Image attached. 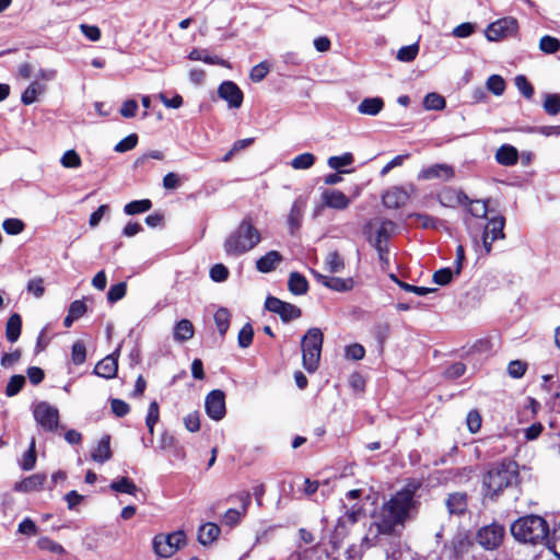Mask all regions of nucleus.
Returning <instances> with one entry per match:
<instances>
[{
  "mask_svg": "<svg viewBox=\"0 0 560 560\" xmlns=\"http://www.w3.org/2000/svg\"><path fill=\"white\" fill-rule=\"evenodd\" d=\"M419 487L418 481H410L388 501L384 502L370 530L375 527L377 534L390 535L395 533L396 527H404L411 512L417 508L415 495Z\"/></svg>",
  "mask_w": 560,
  "mask_h": 560,
  "instance_id": "nucleus-1",
  "label": "nucleus"
},
{
  "mask_svg": "<svg viewBox=\"0 0 560 560\" xmlns=\"http://www.w3.org/2000/svg\"><path fill=\"white\" fill-rule=\"evenodd\" d=\"M260 242V232L252 220L246 218L229 234L223 243V248L228 256L240 257L254 249Z\"/></svg>",
  "mask_w": 560,
  "mask_h": 560,
  "instance_id": "nucleus-2",
  "label": "nucleus"
},
{
  "mask_svg": "<svg viewBox=\"0 0 560 560\" xmlns=\"http://www.w3.org/2000/svg\"><path fill=\"white\" fill-rule=\"evenodd\" d=\"M517 472L514 463H500L492 466L483 477L486 495L494 499L510 487L516 479Z\"/></svg>",
  "mask_w": 560,
  "mask_h": 560,
  "instance_id": "nucleus-3",
  "label": "nucleus"
},
{
  "mask_svg": "<svg viewBox=\"0 0 560 560\" xmlns=\"http://www.w3.org/2000/svg\"><path fill=\"white\" fill-rule=\"evenodd\" d=\"M548 530L547 522L538 515L521 517L511 525L513 537L523 542H540L547 538Z\"/></svg>",
  "mask_w": 560,
  "mask_h": 560,
  "instance_id": "nucleus-4",
  "label": "nucleus"
},
{
  "mask_svg": "<svg viewBox=\"0 0 560 560\" xmlns=\"http://www.w3.org/2000/svg\"><path fill=\"white\" fill-rule=\"evenodd\" d=\"M323 340V332L319 328L308 329L302 339L303 366L307 372L312 373L318 368Z\"/></svg>",
  "mask_w": 560,
  "mask_h": 560,
  "instance_id": "nucleus-5",
  "label": "nucleus"
},
{
  "mask_svg": "<svg viewBox=\"0 0 560 560\" xmlns=\"http://www.w3.org/2000/svg\"><path fill=\"white\" fill-rule=\"evenodd\" d=\"M186 545V535L183 530L164 535L159 534L153 538L154 552L162 558H170Z\"/></svg>",
  "mask_w": 560,
  "mask_h": 560,
  "instance_id": "nucleus-6",
  "label": "nucleus"
},
{
  "mask_svg": "<svg viewBox=\"0 0 560 560\" xmlns=\"http://www.w3.org/2000/svg\"><path fill=\"white\" fill-rule=\"evenodd\" d=\"M33 417L36 423L47 432H54L59 427V410L46 401L34 405Z\"/></svg>",
  "mask_w": 560,
  "mask_h": 560,
  "instance_id": "nucleus-7",
  "label": "nucleus"
},
{
  "mask_svg": "<svg viewBox=\"0 0 560 560\" xmlns=\"http://www.w3.org/2000/svg\"><path fill=\"white\" fill-rule=\"evenodd\" d=\"M504 534V527L493 523L481 527L477 533L476 539L485 549L493 550L501 545Z\"/></svg>",
  "mask_w": 560,
  "mask_h": 560,
  "instance_id": "nucleus-8",
  "label": "nucleus"
},
{
  "mask_svg": "<svg viewBox=\"0 0 560 560\" xmlns=\"http://www.w3.org/2000/svg\"><path fill=\"white\" fill-rule=\"evenodd\" d=\"M504 224L505 220L502 215L493 217L488 221L482 233V246L486 255L490 254L494 241L505 237Z\"/></svg>",
  "mask_w": 560,
  "mask_h": 560,
  "instance_id": "nucleus-9",
  "label": "nucleus"
},
{
  "mask_svg": "<svg viewBox=\"0 0 560 560\" xmlns=\"http://www.w3.org/2000/svg\"><path fill=\"white\" fill-rule=\"evenodd\" d=\"M518 27L517 21L514 18H503L491 23L486 30V37L490 42L500 40L506 36L516 33Z\"/></svg>",
  "mask_w": 560,
  "mask_h": 560,
  "instance_id": "nucleus-10",
  "label": "nucleus"
},
{
  "mask_svg": "<svg viewBox=\"0 0 560 560\" xmlns=\"http://www.w3.org/2000/svg\"><path fill=\"white\" fill-rule=\"evenodd\" d=\"M205 410L208 417L220 421L226 413L225 394L220 389L211 390L205 399Z\"/></svg>",
  "mask_w": 560,
  "mask_h": 560,
  "instance_id": "nucleus-11",
  "label": "nucleus"
},
{
  "mask_svg": "<svg viewBox=\"0 0 560 560\" xmlns=\"http://www.w3.org/2000/svg\"><path fill=\"white\" fill-rule=\"evenodd\" d=\"M265 307L269 312L279 314L283 322H290L301 316V310L298 306L283 302L275 296L266 299Z\"/></svg>",
  "mask_w": 560,
  "mask_h": 560,
  "instance_id": "nucleus-12",
  "label": "nucleus"
},
{
  "mask_svg": "<svg viewBox=\"0 0 560 560\" xmlns=\"http://www.w3.org/2000/svg\"><path fill=\"white\" fill-rule=\"evenodd\" d=\"M412 191V186H410L409 189L401 186H394L383 195V203L389 209L400 208L408 202Z\"/></svg>",
  "mask_w": 560,
  "mask_h": 560,
  "instance_id": "nucleus-13",
  "label": "nucleus"
},
{
  "mask_svg": "<svg viewBox=\"0 0 560 560\" xmlns=\"http://www.w3.org/2000/svg\"><path fill=\"white\" fill-rule=\"evenodd\" d=\"M454 168L453 166L445 163H438L427 167H423L418 173L419 180H432V179H442L450 180L454 177Z\"/></svg>",
  "mask_w": 560,
  "mask_h": 560,
  "instance_id": "nucleus-14",
  "label": "nucleus"
},
{
  "mask_svg": "<svg viewBox=\"0 0 560 560\" xmlns=\"http://www.w3.org/2000/svg\"><path fill=\"white\" fill-rule=\"evenodd\" d=\"M312 275L315 277L318 283L332 291L347 292L352 290L354 287V280L352 278L330 277L322 275L316 270H312Z\"/></svg>",
  "mask_w": 560,
  "mask_h": 560,
  "instance_id": "nucleus-15",
  "label": "nucleus"
},
{
  "mask_svg": "<svg viewBox=\"0 0 560 560\" xmlns=\"http://www.w3.org/2000/svg\"><path fill=\"white\" fill-rule=\"evenodd\" d=\"M322 206L335 210H345L347 209L351 200L347 197L341 190L327 188L324 189L320 194Z\"/></svg>",
  "mask_w": 560,
  "mask_h": 560,
  "instance_id": "nucleus-16",
  "label": "nucleus"
},
{
  "mask_svg": "<svg viewBox=\"0 0 560 560\" xmlns=\"http://www.w3.org/2000/svg\"><path fill=\"white\" fill-rule=\"evenodd\" d=\"M219 96L224 100L230 108H240L243 104V92L232 81H224L218 89Z\"/></svg>",
  "mask_w": 560,
  "mask_h": 560,
  "instance_id": "nucleus-17",
  "label": "nucleus"
},
{
  "mask_svg": "<svg viewBox=\"0 0 560 560\" xmlns=\"http://www.w3.org/2000/svg\"><path fill=\"white\" fill-rule=\"evenodd\" d=\"M439 202L443 207L447 208H456L458 206L465 205L468 201V197L464 194V191L446 187L438 195Z\"/></svg>",
  "mask_w": 560,
  "mask_h": 560,
  "instance_id": "nucleus-18",
  "label": "nucleus"
},
{
  "mask_svg": "<svg viewBox=\"0 0 560 560\" xmlns=\"http://www.w3.org/2000/svg\"><path fill=\"white\" fill-rule=\"evenodd\" d=\"M117 349L114 353L105 357L103 360H101L94 368V373L98 376H102L104 378H113L116 376L118 363H117V357H118Z\"/></svg>",
  "mask_w": 560,
  "mask_h": 560,
  "instance_id": "nucleus-19",
  "label": "nucleus"
},
{
  "mask_svg": "<svg viewBox=\"0 0 560 560\" xmlns=\"http://www.w3.org/2000/svg\"><path fill=\"white\" fill-rule=\"evenodd\" d=\"M46 475L45 474H34L31 475L23 480L16 482L14 485V490L16 492L22 493H30L33 491H39L43 489L45 482H46Z\"/></svg>",
  "mask_w": 560,
  "mask_h": 560,
  "instance_id": "nucleus-20",
  "label": "nucleus"
},
{
  "mask_svg": "<svg viewBox=\"0 0 560 560\" xmlns=\"http://www.w3.org/2000/svg\"><path fill=\"white\" fill-rule=\"evenodd\" d=\"M307 200L305 197H298L291 207V210L288 214V224L291 232H294L301 226L304 209L306 207Z\"/></svg>",
  "mask_w": 560,
  "mask_h": 560,
  "instance_id": "nucleus-21",
  "label": "nucleus"
},
{
  "mask_svg": "<svg viewBox=\"0 0 560 560\" xmlns=\"http://www.w3.org/2000/svg\"><path fill=\"white\" fill-rule=\"evenodd\" d=\"M283 260L282 255L278 250H270L256 260V269L261 273L273 271Z\"/></svg>",
  "mask_w": 560,
  "mask_h": 560,
  "instance_id": "nucleus-22",
  "label": "nucleus"
},
{
  "mask_svg": "<svg viewBox=\"0 0 560 560\" xmlns=\"http://www.w3.org/2000/svg\"><path fill=\"white\" fill-rule=\"evenodd\" d=\"M384 108V101L383 98L375 96V97H366L364 98L359 105H358V112L361 115L366 116H376L378 115Z\"/></svg>",
  "mask_w": 560,
  "mask_h": 560,
  "instance_id": "nucleus-23",
  "label": "nucleus"
},
{
  "mask_svg": "<svg viewBox=\"0 0 560 560\" xmlns=\"http://www.w3.org/2000/svg\"><path fill=\"white\" fill-rule=\"evenodd\" d=\"M91 457L96 463H105L112 458L110 439L104 435L97 443V446L92 451Z\"/></svg>",
  "mask_w": 560,
  "mask_h": 560,
  "instance_id": "nucleus-24",
  "label": "nucleus"
},
{
  "mask_svg": "<svg viewBox=\"0 0 560 560\" xmlns=\"http://www.w3.org/2000/svg\"><path fill=\"white\" fill-rule=\"evenodd\" d=\"M495 160L501 165L512 166L517 163L518 152L513 145L503 144L498 149Z\"/></svg>",
  "mask_w": 560,
  "mask_h": 560,
  "instance_id": "nucleus-25",
  "label": "nucleus"
},
{
  "mask_svg": "<svg viewBox=\"0 0 560 560\" xmlns=\"http://www.w3.org/2000/svg\"><path fill=\"white\" fill-rule=\"evenodd\" d=\"M220 528L214 523H206L199 527L198 541L203 545L212 544L219 536Z\"/></svg>",
  "mask_w": 560,
  "mask_h": 560,
  "instance_id": "nucleus-26",
  "label": "nucleus"
},
{
  "mask_svg": "<svg viewBox=\"0 0 560 560\" xmlns=\"http://www.w3.org/2000/svg\"><path fill=\"white\" fill-rule=\"evenodd\" d=\"M289 291L294 295H303L308 290L306 278L299 272H291L288 281Z\"/></svg>",
  "mask_w": 560,
  "mask_h": 560,
  "instance_id": "nucleus-27",
  "label": "nucleus"
},
{
  "mask_svg": "<svg viewBox=\"0 0 560 560\" xmlns=\"http://www.w3.org/2000/svg\"><path fill=\"white\" fill-rule=\"evenodd\" d=\"M46 86L39 81L34 80L22 93L21 101L25 105L35 103L39 95L45 93Z\"/></svg>",
  "mask_w": 560,
  "mask_h": 560,
  "instance_id": "nucleus-28",
  "label": "nucleus"
},
{
  "mask_svg": "<svg viewBox=\"0 0 560 560\" xmlns=\"http://www.w3.org/2000/svg\"><path fill=\"white\" fill-rule=\"evenodd\" d=\"M188 58L190 60L203 61V62L209 63V65H219V66H222V67H230L229 62L226 60H224V59H222V58H220L218 56H211L205 49L194 48L189 52Z\"/></svg>",
  "mask_w": 560,
  "mask_h": 560,
  "instance_id": "nucleus-29",
  "label": "nucleus"
},
{
  "mask_svg": "<svg viewBox=\"0 0 560 560\" xmlns=\"http://www.w3.org/2000/svg\"><path fill=\"white\" fill-rule=\"evenodd\" d=\"M395 228V223L390 220L380 221L373 244H386L387 240L394 234Z\"/></svg>",
  "mask_w": 560,
  "mask_h": 560,
  "instance_id": "nucleus-30",
  "label": "nucleus"
},
{
  "mask_svg": "<svg viewBox=\"0 0 560 560\" xmlns=\"http://www.w3.org/2000/svg\"><path fill=\"white\" fill-rule=\"evenodd\" d=\"M194 326L190 320L182 319L174 328V339L178 342L187 341L194 337Z\"/></svg>",
  "mask_w": 560,
  "mask_h": 560,
  "instance_id": "nucleus-31",
  "label": "nucleus"
},
{
  "mask_svg": "<svg viewBox=\"0 0 560 560\" xmlns=\"http://www.w3.org/2000/svg\"><path fill=\"white\" fill-rule=\"evenodd\" d=\"M22 319L19 314L9 317L5 327V337L10 342H15L21 335Z\"/></svg>",
  "mask_w": 560,
  "mask_h": 560,
  "instance_id": "nucleus-32",
  "label": "nucleus"
},
{
  "mask_svg": "<svg viewBox=\"0 0 560 560\" xmlns=\"http://www.w3.org/2000/svg\"><path fill=\"white\" fill-rule=\"evenodd\" d=\"M354 162L353 154L350 152L343 153L342 155L330 156L327 160V164L331 170L339 171L340 173H350V171H343L342 168L351 165Z\"/></svg>",
  "mask_w": 560,
  "mask_h": 560,
  "instance_id": "nucleus-33",
  "label": "nucleus"
},
{
  "mask_svg": "<svg viewBox=\"0 0 560 560\" xmlns=\"http://www.w3.org/2000/svg\"><path fill=\"white\" fill-rule=\"evenodd\" d=\"M446 506L451 514H462L466 511L467 500L464 493H453L446 501Z\"/></svg>",
  "mask_w": 560,
  "mask_h": 560,
  "instance_id": "nucleus-34",
  "label": "nucleus"
},
{
  "mask_svg": "<svg viewBox=\"0 0 560 560\" xmlns=\"http://www.w3.org/2000/svg\"><path fill=\"white\" fill-rule=\"evenodd\" d=\"M324 268L330 273L341 272L345 268L343 258L337 252H330L325 257Z\"/></svg>",
  "mask_w": 560,
  "mask_h": 560,
  "instance_id": "nucleus-35",
  "label": "nucleus"
},
{
  "mask_svg": "<svg viewBox=\"0 0 560 560\" xmlns=\"http://www.w3.org/2000/svg\"><path fill=\"white\" fill-rule=\"evenodd\" d=\"M110 489L120 492V493H127L130 495H136L139 491V488L137 485L129 478L122 477L120 479H117L110 483Z\"/></svg>",
  "mask_w": 560,
  "mask_h": 560,
  "instance_id": "nucleus-36",
  "label": "nucleus"
},
{
  "mask_svg": "<svg viewBox=\"0 0 560 560\" xmlns=\"http://www.w3.org/2000/svg\"><path fill=\"white\" fill-rule=\"evenodd\" d=\"M35 464H36V442H35V439L33 438L31 440L28 450L24 453V455L20 462V467L23 470L28 471L35 467Z\"/></svg>",
  "mask_w": 560,
  "mask_h": 560,
  "instance_id": "nucleus-37",
  "label": "nucleus"
},
{
  "mask_svg": "<svg viewBox=\"0 0 560 560\" xmlns=\"http://www.w3.org/2000/svg\"><path fill=\"white\" fill-rule=\"evenodd\" d=\"M314 163L315 155L313 153L305 152L292 159L290 165L294 170H308L314 165Z\"/></svg>",
  "mask_w": 560,
  "mask_h": 560,
  "instance_id": "nucleus-38",
  "label": "nucleus"
},
{
  "mask_svg": "<svg viewBox=\"0 0 560 560\" xmlns=\"http://www.w3.org/2000/svg\"><path fill=\"white\" fill-rule=\"evenodd\" d=\"M230 318H231V314H230L229 310L225 307H220L214 313V322H215V325H217V328H218L220 335L223 336L226 332V330L229 329Z\"/></svg>",
  "mask_w": 560,
  "mask_h": 560,
  "instance_id": "nucleus-39",
  "label": "nucleus"
},
{
  "mask_svg": "<svg viewBox=\"0 0 560 560\" xmlns=\"http://www.w3.org/2000/svg\"><path fill=\"white\" fill-rule=\"evenodd\" d=\"M152 207V202L149 199L135 200L127 203L124 208V211L128 215H133L138 213H143L150 210Z\"/></svg>",
  "mask_w": 560,
  "mask_h": 560,
  "instance_id": "nucleus-40",
  "label": "nucleus"
},
{
  "mask_svg": "<svg viewBox=\"0 0 560 560\" xmlns=\"http://www.w3.org/2000/svg\"><path fill=\"white\" fill-rule=\"evenodd\" d=\"M60 164L65 168H79L82 160L75 150H67L60 159Z\"/></svg>",
  "mask_w": 560,
  "mask_h": 560,
  "instance_id": "nucleus-41",
  "label": "nucleus"
},
{
  "mask_svg": "<svg viewBox=\"0 0 560 560\" xmlns=\"http://www.w3.org/2000/svg\"><path fill=\"white\" fill-rule=\"evenodd\" d=\"M486 85L487 89L497 96L502 95L505 90V81L499 74L490 75L486 82Z\"/></svg>",
  "mask_w": 560,
  "mask_h": 560,
  "instance_id": "nucleus-42",
  "label": "nucleus"
},
{
  "mask_svg": "<svg viewBox=\"0 0 560 560\" xmlns=\"http://www.w3.org/2000/svg\"><path fill=\"white\" fill-rule=\"evenodd\" d=\"M423 106L428 110H441L445 107V100L438 93H429L423 100Z\"/></svg>",
  "mask_w": 560,
  "mask_h": 560,
  "instance_id": "nucleus-43",
  "label": "nucleus"
},
{
  "mask_svg": "<svg viewBox=\"0 0 560 560\" xmlns=\"http://www.w3.org/2000/svg\"><path fill=\"white\" fill-rule=\"evenodd\" d=\"M539 49L545 54H555L560 49V40L556 37L545 35L539 40Z\"/></svg>",
  "mask_w": 560,
  "mask_h": 560,
  "instance_id": "nucleus-44",
  "label": "nucleus"
},
{
  "mask_svg": "<svg viewBox=\"0 0 560 560\" xmlns=\"http://www.w3.org/2000/svg\"><path fill=\"white\" fill-rule=\"evenodd\" d=\"M37 546L40 550H45V551H48V552H51L55 555H63L65 553V548L60 544H58L47 537L39 538L37 540Z\"/></svg>",
  "mask_w": 560,
  "mask_h": 560,
  "instance_id": "nucleus-45",
  "label": "nucleus"
},
{
  "mask_svg": "<svg viewBox=\"0 0 560 560\" xmlns=\"http://www.w3.org/2000/svg\"><path fill=\"white\" fill-rule=\"evenodd\" d=\"M25 377L23 375H13L5 387V394L9 397L15 396L24 386Z\"/></svg>",
  "mask_w": 560,
  "mask_h": 560,
  "instance_id": "nucleus-46",
  "label": "nucleus"
},
{
  "mask_svg": "<svg viewBox=\"0 0 560 560\" xmlns=\"http://www.w3.org/2000/svg\"><path fill=\"white\" fill-rule=\"evenodd\" d=\"M127 292L126 282H119L112 285L107 292V300L109 303H116L121 300Z\"/></svg>",
  "mask_w": 560,
  "mask_h": 560,
  "instance_id": "nucleus-47",
  "label": "nucleus"
},
{
  "mask_svg": "<svg viewBox=\"0 0 560 560\" xmlns=\"http://www.w3.org/2000/svg\"><path fill=\"white\" fill-rule=\"evenodd\" d=\"M418 52L419 46L417 44L404 46L398 50L397 59L402 62H410L417 57Z\"/></svg>",
  "mask_w": 560,
  "mask_h": 560,
  "instance_id": "nucleus-48",
  "label": "nucleus"
},
{
  "mask_svg": "<svg viewBox=\"0 0 560 560\" xmlns=\"http://www.w3.org/2000/svg\"><path fill=\"white\" fill-rule=\"evenodd\" d=\"M410 218L416 219L423 229H439L442 224L439 219L423 213H415Z\"/></svg>",
  "mask_w": 560,
  "mask_h": 560,
  "instance_id": "nucleus-49",
  "label": "nucleus"
},
{
  "mask_svg": "<svg viewBox=\"0 0 560 560\" xmlns=\"http://www.w3.org/2000/svg\"><path fill=\"white\" fill-rule=\"evenodd\" d=\"M184 425L187 431L195 433L200 430V413L199 411H191L183 419Z\"/></svg>",
  "mask_w": 560,
  "mask_h": 560,
  "instance_id": "nucleus-50",
  "label": "nucleus"
},
{
  "mask_svg": "<svg viewBox=\"0 0 560 560\" xmlns=\"http://www.w3.org/2000/svg\"><path fill=\"white\" fill-rule=\"evenodd\" d=\"M24 223L20 219L11 218L7 219L2 223V228L5 233L10 235H18L24 230Z\"/></svg>",
  "mask_w": 560,
  "mask_h": 560,
  "instance_id": "nucleus-51",
  "label": "nucleus"
},
{
  "mask_svg": "<svg viewBox=\"0 0 560 560\" xmlns=\"http://www.w3.org/2000/svg\"><path fill=\"white\" fill-rule=\"evenodd\" d=\"M27 292L39 299L45 293L44 280L40 277H35L27 282Z\"/></svg>",
  "mask_w": 560,
  "mask_h": 560,
  "instance_id": "nucleus-52",
  "label": "nucleus"
},
{
  "mask_svg": "<svg viewBox=\"0 0 560 560\" xmlns=\"http://www.w3.org/2000/svg\"><path fill=\"white\" fill-rule=\"evenodd\" d=\"M544 108L549 115L560 113V96L557 94H548L545 98Z\"/></svg>",
  "mask_w": 560,
  "mask_h": 560,
  "instance_id": "nucleus-53",
  "label": "nucleus"
},
{
  "mask_svg": "<svg viewBox=\"0 0 560 560\" xmlns=\"http://www.w3.org/2000/svg\"><path fill=\"white\" fill-rule=\"evenodd\" d=\"M86 350L82 341L78 340L72 346L71 359L77 365L82 364L85 361Z\"/></svg>",
  "mask_w": 560,
  "mask_h": 560,
  "instance_id": "nucleus-54",
  "label": "nucleus"
},
{
  "mask_svg": "<svg viewBox=\"0 0 560 560\" xmlns=\"http://www.w3.org/2000/svg\"><path fill=\"white\" fill-rule=\"evenodd\" d=\"M137 143H138L137 135L131 133V135L127 136L126 138H124L122 140H120L115 145V151L119 152V153L127 152L129 150H132L137 145Z\"/></svg>",
  "mask_w": 560,
  "mask_h": 560,
  "instance_id": "nucleus-55",
  "label": "nucleus"
},
{
  "mask_svg": "<svg viewBox=\"0 0 560 560\" xmlns=\"http://www.w3.org/2000/svg\"><path fill=\"white\" fill-rule=\"evenodd\" d=\"M230 272L223 264H215L210 269V278L214 282H223L228 279Z\"/></svg>",
  "mask_w": 560,
  "mask_h": 560,
  "instance_id": "nucleus-56",
  "label": "nucleus"
},
{
  "mask_svg": "<svg viewBox=\"0 0 560 560\" xmlns=\"http://www.w3.org/2000/svg\"><path fill=\"white\" fill-rule=\"evenodd\" d=\"M515 85L517 88V90L526 97V98H530L534 94V89L532 86V84L527 81V79L520 74V75H516L515 77Z\"/></svg>",
  "mask_w": 560,
  "mask_h": 560,
  "instance_id": "nucleus-57",
  "label": "nucleus"
},
{
  "mask_svg": "<svg viewBox=\"0 0 560 560\" xmlns=\"http://www.w3.org/2000/svg\"><path fill=\"white\" fill-rule=\"evenodd\" d=\"M269 72V66L267 62H260L254 66L250 70L249 77L254 82L262 81Z\"/></svg>",
  "mask_w": 560,
  "mask_h": 560,
  "instance_id": "nucleus-58",
  "label": "nucleus"
},
{
  "mask_svg": "<svg viewBox=\"0 0 560 560\" xmlns=\"http://www.w3.org/2000/svg\"><path fill=\"white\" fill-rule=\"evenodd\" d=\"M345 352H346L347 359L354 360V361L361 360L365 355V349L360 343H352V345L346 347Z\"/></svg>",
  "mask_w": 560,
  "mask_h": 560,
  "instance_id": "nucleus-59",
  "label": "nucleus"
},
{
  "mask_svg": "<svg viewBox=\"0 0 560 560\" xmlns=\"http://www.w3.org/2000/svg\"><path fill=\"white\" fill-rule=\"evenodd\" d=\"M526 368L527 365L523 361H511L508 366V373L513 378H520L525 374Z\"/></svg>",
  "mask_w": 560,
  "mask_h": 560,
  "instance_id": "nucleus-60",
  "label": "nucleus"
},
{
  "mask_svg": "<svg viewBox=\"0 0 560 560\" xmlns=\"http://www.w3.org/2000/svg\"><path fill=\"white\" fill-rule=\"evenodd\" d=\"M467 428L471 433H476L481 428V416L477 410L468 412L466 418Z\"/></svg>",
  "mask_w": 560,
  "mask_h": 560,
  "instance_id": "nucleus-61",
  "label": "nucleus"
},
{
  "mask_svg": "<svg viewBox=\"0 0 560 560\" xmlns=\"http://www.w3.org/2000/svg\"><path fill=\"white\" fill-rule=\"evenodd\" d=\"M253 327L249 324L243 326L238 332V345L242 348H247L253 341Z\"/></svg>",
  "mask_w": 560,
  "mask_h": 560,
  "instance_id": "nucleus-62",
  "label": "nucleus"
},
{
  "mask_svg": "<svg viewBox=\"0 0 560 560\" xmlns=\"http://www.w3.org/2000/svg\"><path fill=\"white\" fill-rule=\"evenodd\" d=\"M548 548L560 560V522L548 540Z\"/></svg>",
  "mask_w": 560,
  "mask_h": 560,
  "instance_id": "nucleus-63",
  "label": "nucleus"
},
{
  "mask_svg": "<svg viewBox=\"0 0 560 560\" xmlns=\"http://www.w3.org/2000/svg\"><path fill=\"white\" fill-rule=\"evenodd\" d=\"M453 271L450 268H443L434 272L433 281L436 284L445 285L452 281Z\"/></svg>",
  "mask_w": 560,
  "mask_h": 560,
  "instance_id": "nucleus-64",
  "label": "nucleus"
}]
</instances>
